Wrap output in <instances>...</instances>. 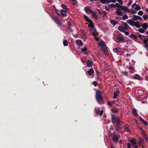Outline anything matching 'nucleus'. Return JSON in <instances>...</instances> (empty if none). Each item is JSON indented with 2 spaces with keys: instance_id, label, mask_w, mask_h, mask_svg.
<instances>
[{
  "instance_id": "de8ad7c7",
  "label": "nucleus",
  "mask_w": 148,
  "mask_h": 148,
  "mask_svg": "<svg viewBox=\"0 0 148 148\" xmlns=\"http://www.w3.org/2000/svg\"><path fill=\"white\" fill-rule=\"evenodd\" d=\"M145 47L147 49V51H148V43H146L145 44Z\"/></svg>"
},
{
  "instance_id": "39448f33",
  "label": "nucleus",
  "mask_w": 148,
  "mask_h": 148,
  "mask_svg": "<svg viewBox=\"0 0 148 148\" xmlns=\"http://www.w3.org/2000/svg\"><path fill=\"white\" fill-rule=\"evenodd\" d=\"M129 28V26L126 23H123V25L119 26L118 29L120 32H125L126 30H127Z\"/></svg>"
},
{
  "instance_id": "6ab92c4d",
  "label": "nucleus",
  "mask_w": 148,
  "mask_h": 148,
  "mask_svg": "<svg viewBox=\"0 0 148 148\" xmlns=\"http://www.w3.org/2000/svg\"><path fill=\"white\" fill-rule=\"evenodd\" d=\"M94 73V71L92 69H90L88 72V74L89 75H91Z\"/></svg>"
},
{
  "instance_id": "79ce46f5",
  "label": "nucleus",
  "mask_w": 148,
  "mask_h": 148,
  "mask_svg": "<svg viewBox=\"0 0 148 148\" xmlns=\"http://www.w3.org/2000/svg\"><path fill=\"white\" fill-rule=\"evenodd\" d=\"M132 0H130L129 1V2L127 5L128 6H130L132 4Z\"/></svg>"
},
{
  "instance_id": "a211bd4d",
  "label": "nucleus",
  "mask_w": 148,
  "mask_h": 148,
  "mask_svg": "<svg viewBox=\"0 0 148 148\" xmlns=\"http://www.w3.org/2000/svg\"><path fill=\"white\" fill-rule=\"evenodd\" d=\"M76 42L77 45L79 46H81L83 45V42L82 41L80 40H77Z\"/></svg>"
},
{
  "instance_id": "680f3d73",
  "label": "nucleus",
  "mask_w": 148,
  "mask_h": 148,
  "mask_svg": "<svg viewBox=\"0 0 148 148\" xmlns=\"http://www.w3.org/2000/svg\"><path fill=\"white\" fill-rule=\"evenodd\" d=\"M145 79L146 80L148 81V76L145 77Z\"/></svg>"
},
{
  "instance_id": "864d4df0",
  "label": "nucleus",
  "mask_w": 148,
  "mask_h": 148,
  "mask_svg": "<svg viewBox=\"0 0 148 148\" xmlns=\"http://www.w3.org/2000/svg\"><path fill=\"white\" fill-rule=\"evenodd\" d=\"M105 3H111V0H105Z\"/></svg>"
},
{
  "instance_id": "9b49d317",
  "label": "nucleus",
  "mask_w": 148,
  "mask_h": 148,
  "mask_svg": "<svg viewBox=\"0 0 148 148\" xmlns=\"http://www.w3.org/2000/svg\"><path fill=\"white\" fill-rule=\"evenodd\" d=\"M95 112L97 115L101 116L103 113V110H100L98 108H97L95 109Z\"/></svg>"
},
{
  "instance_id": "f704fd0d",
  "label": "nucleus",
  "mask_w": 148,
  "mask_h": 148,
  "mask_svg": "<svg viewBox=\"0 0 148 148\" xmlns=\"http://www.w3.org/2000/svg\"><path fill=\"white\" fill-rule=\"evenodd\" d=\"M122 18L124 20L127 19L128 18V16L127 15L125 14L123 16Z\"/></svg>"
},
{
  "instance_id": "49530a36",
  "label": "nucleus",
  "mask_w": 148,
  "mask_h": 148,
  "mask_svg": "<svg viewBox=\"0 0 148 148\" xmlns=\"http://www.w3.org/2000/svg\"><path fill=\"white\" fill-rule=\"evenodd\" d=\"M73 2L74 4L76 5H77V2L75 0H71Z\"/></svg>"
},
{
  "instance_id": "393cba45",
  "label": "nucleus",
  "mask_w": 148,
  "mask_h": 148,
  "mask_svg": "<svg viewBox=\"0 0 148 148\" xmlns=\"http://www.w3.org/2000/svg\"><path fill=\"white\" fill-rule=\"evenodd\" d=\"M132 112L134 115L135 116H136L138 115V114L137 112V110L135 108L133 109Z\"/></svg>"
},
{
  "instance_id": "c756f323",
  "label": "nucleus",
  "mask_w": 148,
  "mask_h": 148,
  "mask_svg": "<svg viewBox=\"0 0 148 148\" xmlns=\"http://www.w3.org/2000/svg\"><path fill=\"white\" fill-rule=\"evenodd\" d=\"M143 140L142 138H140L138 142L139 145H142L143 144Z\"/></svg>"
},
{
  "instance_id": "412c9836",
  "label": "nucleus",
  "mask_w": 148,
  "mask_h": 148,
  "mask_svg": "<svg viewBox=\"0 0 148 148\" xmlns=\"http://www.w3.org/2000/svg\"><path fill=\"white\" fill-rule=\"evenodd\" d=\"M148 27V25L147 24V23H144L143 25H142V28L145 30H146L147 28Z\"/></svg>"
},
{
  "instance_id": "4d7b16f0",
  "label": "nucleus",
  "mask_w": 148,
  "mask_h": 148,
  "mask_svg": "<svg viewBox=\"0 0 148 148\" xmlns=\"http://www.w3.org/2000/svg\"><path fill=\"white\" fill-rule=\"evenodd\" d=\"M100 1L103 3H105V0H100Z\"/></svg>"
},
{
  "instance_id": "ea45409f",
  "label": "nucleus",
  "mask_w": 148,
  "mask_h": 148,
  "mask_svg": "<svg viewBox=\"0 0 148 148\" xmlns=\"http://www.w3.org/2000/svg\"><path fill=\"white\" fill-rule=\"evenodd\" d=\"M146 37L147 38L144 39H143V41L144 42L145 44L146 43H147V41L148 40V36H146Z\"/></svg>"
},
{
  "instance_id": "f8f14e48",
  "label": "nucleus",
  "mask_w": 148,
  "mask_h": 148,
  "mask_svg": "<svg viewBox=\"0 0 148 148\" xmlns=\"http://www.w3.org/2000/svg\"><path fill=\"white\" fill-rule=\"evenodd\" d=\"M84 10L86 12L87 14L90 13L92 11L90 7L88 6H86L84 8Z\"/></svg>"
},
{
  "instance_id": "bb28decb",
  "label": "nucleus",
  "mask_w": 148,
  "mask_h": 148,
  "mask_svg": "<svg viewBox=\"0 0 148 148\" xmlns=\"http://www.w3.org/2000/svg\"><path fill=\"white\" fill-rule=\"evenodd\" d=\"M131 143L133 145H136V142L135 140L134 139H132L130 140Z\"/></svg>"
},
{
  "instance_id": "8fccbe9b",
  "label": "nucleus",
  "mask_w": 148,
  "mask_h": 148,
  "mask_svg": "<svg viewBox=\"0 0 148 148\" xmlns=\"http://www.w3.org/2000/svg\"><path fill=\"white\" fill-rule=\"evenodd\" d=\"M92 84L95 86H96L97 85V82L96 81L93 82Z\"/></svg>"
},
{
  "instance_id": "a18cd8bd",
  "label": "nucleus",
  "mask_w": 148,
  "mask_h": 148,
  "mask_svg": "<svg viewBox=\"0 0 148 148\" xmlns=\"http://www.w3.org/2000/svg\"><path fill=\"white\" fill-rule=\"evenodd\" d=\"M111 111L113 112L117 113L118 112V111L117 110L114 109H112L111 110Z\"/></svg>"
},
{
  "instance_id": "a878e982",
  "label": "nucleus",
  "mask_w": 148,
  "mask_h": 148,
  "mask_svg": "<svg viewBox=\"0 0 148 148\" xmlns=\"http://www.w3.org/2000/svg\"><path fill=\"white\" fill-rule=\"evenodd\" d=\"M87 66L88 67H90L92 65V63L91 62L88 60L86 62Z\"/></svg>"
},
{
  "instance_id": "338daca9",
  "label": "nucleus",
  "mask_w": 148,
  "mask_h": 148,
  "mask_svg": "<svg viewBox=\"0 0 148 148\" xmlns=\"http://www.w3.org/2000/svg\"><path fill=\"white\" fill-rule=\"evenodd\" d=\"M143 37H144L145 39L147 38H146V36H143Z\"/></svg>"
},
{
  "instance_id": "4c0bfd02",
  "label": "nucleus",
  "mask_w": 148,
  "mask_h": 148,
  "mask_svg": "<svg viewBox=\"0 0 148 148\" xmlns=\"http://www.w3.org/2000/svg\"><path fill=\"white\" fill-rule=\"evenodd\" d=\"M108 6L109 7V8H115V4L113 3L108 5Z\"/></svg>"
},
{
  "instance_id": "f3484780",
  "label": "nucleus",
  "mask_w": 148,
  "mask_h": 148,
  "mask_svg": "<svg viewBox=\"0 0 148 148\" xmlns=\"http://www.w3.org/2000/svg\"><path fill=\"white\" fill-rule=\"evenodd\" d=\"M121 10L125 11H128V8L126 6H121L120 8Z\"/></svg>"
},
{
  "instance_id": "69168bd1",
  "label": "nucleus",
  "mask_w": 148,
  "mask_h": 148,
  "mask_svg": "<svg viewBox=\"0 0 148 148\" xmlns=\"http://www.w3.org/2000/svg\"><path fill=\"white\" fill-rule=\"evenodd\" d=\"M56 12L59 15H60V14L58 13V12L57 10H56Z\"/></svg>"
},
{
  "instance_id": "aec40b11",
  "label": "nucleus",
  "mask_w": 148,
  "mask_h": 148,
  "mask_svg": "<svg viewBox=\"0 0 148 148\" xmlns=\"http://www.w3.org/2000/svg\"><path fill=\"white\" fill-rule=\"evenodd\" d=\"M82 52L83 54H86L87 52H86V47H84L81 49Z\"/></svg>"
},
{
  "instance_id": "dca6fc26",
  "label": "nucleus",
  "mask_w": 148,
  "mask_h": 148,
  "mask_svg": "<svg viewBox=\"0 0 148 148\" xmlns=\"http://www.w3.org/2000/svg\"><path fill=\"white\" fill-rule=\"evenodd\" d=\"M119 90L118 89H117L116 91L114 92V98H116L117 97L119 94Z\"/></svg>"
},
{
  "instance_id": "2eb2a0df",
  "label": "nucleus",
  "mask_w": 148,
  "mask_h": 148,
  "mask_svg": "<svg viewBox=\"0 0 148 148\" xmlns=\"http://www.w3.org/2000/svg\"><path fill=\"white\" fill-rule=\"evenodd\" d=\"M121 49L120 47L116 48L113 49V51L114 52H115L117 54H118L120 53Z\"/></svg>"
},
{
  "instance_id": "1a4fd4ad",
  "label": "nucleus",
  "mask_w": 148,
  "mask_h": 148,
  "mask_svg": "<svg viewBox=\"0 0 148 148\" xmlns=\"http://www.w3.org/2000/svg\"><path fill=\"white\" fill-rule=\"evenodd\" d=\"M116 38L118 39L122 42H124L125 38L121 34L119 33L116 36Z\"/></svg>"
},
{
  "instance_id": "37998d69",
  "label": "nucleus",
  "mask_w": 148,
  "mask_h": 148,
  "mask_svg": "<svg viewBox=\"0 0 148 148\" xmlns=\"http://www.w3.org/2000/svg\"><path fill=\"white\" fill-rule=\"evenodd\" d=\"M143 12L142 11L140 10L138 12V14L140 15H141L143 14Z\"/></svg>"
},
{
  "instance_id": "9d476101",
  "label": "nucleus",
  "mask_w": 148,
  "mask_h": 148,
  "mask_svg": "<svg viewBox=\"0 0 148 148\" xmlns=\"http://www.w3.org/2000/svg\"><path fill=\"white\" fill-rule=\"evenodd\" d=\"M68 10L67 8H64V9L62 10L61 11V13L62 15L64 16H67V12Z\"/></svg>"
},
{
  "instance_id": "7c9ffc66",
  "label": "nucleus",
  "mask_w": 148,
  "mask_h": 148,
  "mask_svg": "<svg viewBox=\"0 0 148 148\" xmlns=\"http://www.w3.org/2000/svg\"><path fill=\"white\" fill-rule=\"evenodd\" d=\"M139 119L142 121V122L145 125H147V123L144 121L143 119L141 117H139Z\"/></svg>"
},
{
  "instance_id": "5fc2aeb1",
  "label": "nucleus",
  "mask_w": 148,
  "mask_h": 148,
  "mask_svg": "<svg viewBox=\"0 0 148 148\" xmlns=\"http://www.w3.org/2000/svg\"><path fill=\"white\" fill-rule=\"evenodd\" d=\"M127 148H130V145L129 143H127Z\"/></svg>"
},
{
  "instance_id": "20e7f679",
  "label": "nucleus",
  "mask_w": 148,
  "mask_h": 148,
  "mask_svg": "<svg viewBox=\"0 0 148 148\" xmlns=\"http://www.w3.org/2000/svg\"><path fill=\"white\" fill-rule=\"evenodd\" d=\"M112 122L115 127L119 126L120 123L119 118L116 116H114L112 115Z\"/></svg>"
},
{
  "instance_id": "4be33fe9",
  "label": "nucleus",
  "mask_w": 148,
  "mask_h": 148,
  "mask_svg": "<svg viewBox=\"0 0 148 148\" xmlns=\"http://www.w3.org/2000/svg\"><path fill=\"white\" fill-rule=\"evenodd\" d=\"M92 15V16L96 19H97V16L96 13L94 11H92V12L90 13Z\"/></svg>"
},
{
  "instance_id": "bf43d9fd",
  "label": "nucleus",
  "mask_w": 148,
  "mask_h": 148,
  "mask_svg": "<svg viewBox=\"0 0 148 148\" xmlns=\"http://www.w3.org/2000/svg\"><path fill=\"white\" fill-rule=\"evenodd\" d=\"M103 14V16H104V15H105L106 14V12L105 11H104L102 13Z\"/></svg>"
},
{
  "instance_id": "774afa93",
  "label": "nucleus",
  "mask_w": 148,
  "mask_h": 148,
  "mask_svg": "<svg viewBox=\"0 0 148 148\" xmlns=\"http://www.w3.org/2000/svg\"><path fill=\"white\" fill-rule=\"evenodd\" d=\"M111 148H115L114 147H113L112 145H111Z\"/></svg>"
},
{
  "instance_id": "c85d7f7f",
  "label": "nucleus",
  "mask_w": 148,
  "mask_h": 148,
  "mask_svg": "<svg viewBox=\"0 0 148 148\" xmlns=\"http://www.w3.org/2000/svg\"><path fill=\"white\" fill-rule=\"evenodd\" d=\"M103 9H105L106 10L109 11L110 10L109 7L108 6V5H104L103 6Z\"/></svg>"
},
{
  "instance_id": "13d9d810",
  "label": "nucleus",
  "mask_w": 148,
  "mask_h": 148,
  "mask_svg": "<svg viewBox=\"0 0 148 148\" xmlns=\"http://www.w3.org/2000/svg\"><path fill=\"white\" fill-rule=\"evenodd\" d=\"M116 2V0H111V2L115 3Z\"/></svg>"
},
{
  "instance_id": "e433bc0d",
  "label": "nucleus",
  "mask_w": 148,
  "mask_h": 148,
  "mask_svg": "<svg viewBox=\"0 0 148 148\" xmlns=\"http://www.w3.org/2000/svg\"><path fill=\"white\" fill-rule=\"evenodd\" d=\"M126 44H132V41L130 40H128L126 41Z\"/></svg>"
},
{
  "instance_id": "e2e57ef3",
  "label": "nucleus",
  "mask_w": 148,
  "mask_h": 148,
  "mask_svg": "<svg viewBox=\"0 0 148 148\" xmlns=\"http://www.w3.org/2000/svg\"><path fill=\"white\" fill-rule=\"evenodd\" d=\"M95 38L96 40L98 41L99 40V38L98 37H95Z\"/></svg>"
},
{
  "instance_id": "72a5a7b5",
  "label": "nucleus",
  "mask_w": 148,
  "mask_h": 148,
  "mask_svg": "<svg viewBox=\"0 0 148 148\" xmlns=\"http://www.w3.org/2000/svg\"><path fill=\"white\" fill-rule=\"evenodd\" d=\"M114 103V102L113 101H111L108 102V104L110 106H112V104Z\"/></svg>"
},
{
  "instance_id": "5701e85b",
  "label": "nucleus",
  "mask_w": 148,
  "mask_h": 148,
  "mask_svg": "<svg viewBox=\"0 0 148 148\" xmlns=\"http://www.w3.org/2000/svg\"><path fill=\"white\" fill-rule=\"evenodd\" d=\"M134 78L135 79H137L138 80H142V79H141V77H140L138 75H135L134 76Z\"/></svg>"
},
{
  "instance_id": "09e8293b",
  "label": "nucleus",
  "mask_w": 148,
  "mask_h": 148,
  "mask_svg": "<svg viewBox=\"0 0 148 148\" xmlns=\"http://www.w3.org/2000/svg\"><path fill=\"white\" fill-rule=\"evenodd\" d=\"M131 36L132 37L134 38L135 39H136L137 38V36H136L133 34H131Z\"/></svg>"
},
{
  "instance_id": "f03ea898",
  "label": "nucleus",
  "mask_w": 148,
  "mask_h": 148,
  "mask_svg": "<svg viewBox=\"0 0 148 148\" xmlns=\"http://www.w3.org/2000/svg\"><path fill=\"white\" fill-rule=\"evenodd\" d=\"M85 18L89 23L88 27L90 28V33L93 36H96L98 35V33L94 27V25L92 21L87 16H85Z\"/></svg>"
},
{
  "instance_id": "6e6d98bb",
  "label": "nucleus",
  "mask_w": 148,
  "mask_h": 148,
  "mask_svg": "<svg viewBox=\"0 0 148 148\" xmlns=\"http://www.w3.org/2000/svg\"><path fill=\"white\" fill-rule=\"evenodd\" d=\"M122 73H123V74L124 75H127V71H125V72H123Z\"/></svg>"
},
{
  "instance_id": "b1692460",
  "label": "nucleus",
  "mask_w": 148,
  "mask_h": 148,
  "mask_svg": "<svg viewBox=\"0 0 148 148\" xmlns=\"http://www.w3.org/2000/svg\"><path fill=\"white\" fill-rule=\"evenodd\" d=\"M116 14L120 16H121L122 15L123 13L121 12V10H120L117 9L116 11Z\"/></svg>"
},
{
  "instance_id": "4468645a",
  "label": "nucleus",
  "mask_w": 148,
  "mask_h": 148,
  "mask_svg": "<svg viewBox=\"0 0 148 148\" xmlns=\"http://www.w3.org/2000/svg\"><path fill=\"white\" fill-rule=\"evenodd\" d=\"M141 130L142 134H143V137L145 139L146 141L148 142V138L144 131L142 129H141Z\"/></svg>"
},
{
  "instance_id": "0e129e2a",
  "label": "nucleus",
  "mask_w": 148,
  "mask_h": 148,
  "mask_svg": "<svg viewBox=\"0 0 148 148\" xmlns=\"http://www.w3.org/2000/svg\"><path fill=\"white\" fill-rule=\"evenodd\" d=\"M130 56V54L129 53H127L126 54V56L127 57Z\"/></svg>"
},
{
  "instance_id": "473e14b6",
  "label": "nucleus",
  "mask_w": 148,
  "mask_h": 148,
  "mask_svg": "<svg viewBox=\"0 0 148 148\" xmlns=\"http://www.w3.org/2000/svg\"><path fill=\"white\" fill-rule=\"evenodd\" d=\"M68 27L69 29H71L72 27V25L71 23L70 22H68Z\"/></svg>"
},
{
  "instance_id": "423d86ee",
  "label": "nucleus",
  "mask_w": 148,
  "mask_h": 148,
  "mask_svg": "<svg viewBox=\"0 0 148 148\" xmlns=\"http://www.w3.org/2000/svg\"><path fill=\"white\" fill-rule=\"evenodd\" d=\"M96 99L99 104L103 103H102L103 98L101 96V92L99 91H97L96 92Z\"/></svg>"
},
{
  "instance_id": "c03bdc74",
  "label": "nucleus",
  "mask_w": 148,
  "mask_h": 148,
  "mask_svg": "<svg viewBox=\"0 0 148 148\" xmlns=\"http://www.w3.org/2000/svg\"><path fill=\"white\" fill-rule=\"evenodd\" d=\"M118 2H119L121 5L123 4V2L121 0H116Z\"/></svg>"
},
{
  "instance_id": "a19ab883",
  "label": "nucleus",
  "mask_w": 148,
  "mask_h": 148,
  "mask_svg": "<svg viewBox=\"0 0 148 148\" xmlns=\"http://www.w3.org/2000/svg\"><path fill=\"white\" fill-rule=\"evenodd\" d=\"M143 18L144 19L146 20L148 18V17L147 16V15L145 14V15H143Z\"/></svg>"
},
{
  "instance_id": "2f4dec72",
  "label": "nucleus",
  "mask_w": 148,
  "mask_h": 148,
  "mask_svg": "<svg viewBox=\"0 0 148 148\" xmlns=\"http://www.w3.org/2000/svg\"><path fill=\"white\" fill-rule=\"evenodd\" d=\"M110 23L113 25L114 26L117 24V22L115 21L111 20L110 21Z\"/></svg>"
},
{
  "instance_id": "c9c22d12",
  "label": "nucleus",
  "mask_w": 148,
  "mask_h": 148,
  "mask_svg": "<svg viewBox=\"0 0 148 148\" xmlns=\"http://www.w3.org/2000/svg\"><path fill=\"white\" fill-rule=\"evenodd\" d=\"M63 45L64 46H67L68 45V41L66 40H65L63 42Z\"/></svg>"
},
{
  "instance_id": "603ef678",
  "label": "nucleus",
  "mask_w": 148,
  "mask_h": 148,
  "mask_svg": "<svg viewBox=\"0 0 148 148\" xmlns=\"http://www.w3.org/2000/svg\"><path fill=\"white\" fill-rule=\"evenodd\" d=\"M115 4V7H117L119 8V4L118 3H116Z\"/></svg>"
},
{
  "instance_id": "7ed1b4c3",
  "label": "nucleus",
  "mask_w": 148,
  "mask_h": 148,
  "mask_svg": "<svg viewBox=\"0 0 148 148\" xmlns=\"http://www.w3.org/2000/svg\"><path fill=\"white\" fill-rule=\"evenodd\" d=\"M98 45L102 49L104 53L106 55H108L107 49L106 46V44L104 41H102L98 43Z\"/></svg>"
},
{
  "instance_id": "f257e3e1",
  "label": "nucleus",
  "mask_w": 148,
  "mask_h": 148,
  "mask_svg": "<svg viewBox=\"0 0 148 148\" xmlns=\"http://www.w3.org/2000/svg\"><path fill=\"white\" fill-rule=\"evenodd\" d=\"M134 19L130 20H127V23L130 25L132 26H135L137 28H139L140 27V23L138 21H135V19L142 20V18L138 16L134 15L133 16Z\"/></svg>"
},
{
  "instance_id": "0eeeda50",
  "label": "nucleus",
  "mask_w": 148,
  "mask_h": 148,
  "mask_svg": "<svg viewBox=\"0 0 148 148\" xmlns=\"http://www.w3.org/2000/svg\"><path fill=\"white\" fill-rule=\"evenodd\" d=\"M53 21L59 25H61V22L60 20L54 16H52L51 17Z\"/></svg>"
},
{
  "instance_id": "cd10ccee",
  "label": "nucleus",
  "mask_w": 148,
  "mask_h": 148,
  "mask_svg": "<svg viewBox=\"0 0 148 148\" xmlns=\"http://www.w3.org/2000/svg\"><path fill=\"white\" fill-rule=\"evenodd\" d=\"M129 69L130 70V71L131 73H134V68L133 67H130L129 68Z\"/></svg>"
},
{
  "instance_id": "6e6552de",
  "label": "nucleus",
  "mask_w": 148,
  "mask_h": 148,
  "mask_svg": "<svg viewBox=\"0 0 148 148\" xmlns=\"http://www.w3.org/2000/svg\"><path fill=\"white\" fill-rule=\"evenodd\" d=\"M132 8L133 10L135 9L136 11L140 10L141 8L138 4L136 5V3H134L132 5Z\"/></svg>"
},
{
  "instance_id": "ddd939ff",
  "label": "nucleus",
  "mask_w": 148,
  "mask_h": 148,
  "mask_svg": "<svg viewBox=\"0 0 148 148\" xmlns=\"http://www.w3.org/2000/svg\"><path fill=\"white\" fill-rule=\"evenodd\" d=\"M119 138V136L116 135H114L112 137L113 140L115 142H117Z\"/></svg>"
},
{
  "instance_id": "58836bf2",
  "label": "nucleus",
  "mask_w": 148,
  "mask_h": 148,
  "mask_svg": "<svg viewBox=\"0 0 148 148\" xmlns=\"http://www.w3.org/2000/svg\"><path fill=\"white\" fill-rule=\"evenodd\" d=\"M138 30L141 33H143L145 32V29L144 30L143 29H141V28H140V29H138Z\"/></svg>"
},
{
  "instance_id": "3c124183",
  "label": "nucleus",
  "mask_w": 148,
  "mask_h": 148,
  "mask_svg": "<svg viewBox=\"0 0 148 148\" xmlns=\"http://www.w3.org/2000/svg\"><path fill=\"white\" fill-rule=\"evenodd\" d=\"M61 7L62 8H63L64 9V8H67L66 7L65 5L64 4H62L61 5Z\"/></svg>"
},
{
  "instance_id": "052dcab7",
  "label": "nucleus",
  "mask_w": 148,
  "mask_h": 148,
  "mask_svg": "<svg viewBox=\"0 0 148 148\" xmlns=\"http://www.w3.org/2000/svg\"><path fill=\"white\" fill-rule=\"evenodd\" d=\"M124 32L125 34L127 35H128L129 34V33L127 32H126L125 31Z\"/></svg>"
}]
</instances>
